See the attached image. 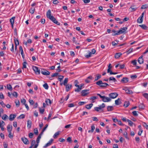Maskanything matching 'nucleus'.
<instances>
[{
	"label": "nucleus",
	"instance_id": "f257e3e1",
	"mask_svg": "<svg viewBox=\"0 0 148 148\" xmlns=\"http://www.w3.org/2000/svg\"><path fill=\"white\" fill-rule=\"evenodd\" d=\"M46 16L47 18L51 20L54 23L58 25H60V23L57 21L54 16H51V12L50 10L47 11V13Z\"/></svg>",
	"mask_w": 148,
	"mask_h": 148
},
{
	"label": "nucleus",
	"instance_id": "f03ea898",
	"mask_svg": "<svg viewBox=\"0 0 148 148\" xmlns=\"http://www.w3.org/2000/svg\"><path fill=\"white\" fill-rule=\"evenodd\" d=\"M95 83L96 85L102 88H105L107 86H109L108 84L106 83H103L102 81L101 80Z\"/></svg>",
	"mask_w": 148,
	"mask_h": 148
},
{
	"label": "nucleus",
	"instance_id": "7ed1b4c3",
	"mask_svg": "<svg viewBox=\"0 0 148 148\" xmlns=\"http://www.w3.org/2000/svg\"><path fill=\"white\" fill-rule=\"evenodd\" d=\"M33 69L35 73L37 74H39L40 73V71L39 69H38V67L33 66Z\"/></svg>",
	"mask_w": 148,
	"mask_h": 148
},
{
	"label": "nucleus",
	"instance_id": "20e7f679",
	"mask_svg": "<svg viewBox=\"0 0 148 148\" xmlns=\"http://www.w3.org/2000/svg\"><path fill=\"white\" fill-rule=\"evenodd\" d=\"M89 91V90H82L81 92L82 96H85L89 94V92H87Z\"/></svg>",
	"mask_w": 148,
	"mask_h": 148
},
{
	"label": "nucleus",
	"instance_id": "39448f33",
	"mask_svg": "<svg viewBox=\"0 0 148 148\" xmlns=\"http://www.w3.org/2000/svg\"><path fill=\"white\" fill-rule=\"evenodd\" d=\"M109 96L110 98L114 99L118 96V94L116 92L112 93L110 94L109 95Z\"/></svg>",
	"mask_w": 148,
	"mask_h": 148
},
{
	"label": "nucleus",
	"instance_id": "423d86ee",
	"mask_svg": "<svg viewBox=\"0 0 148 148\" xmlns=\"http://www.w3.org/2000/svg\"><path fill=\"white\" fill-rule=\"evenodd\" d=\"M41 73L44 75H48L50 74V72L45 69H42L41 71Z\"/></svg>",
	"mask_w": 148,
	"mask_h": 148
},
{
	"label": "nucleus",
	"instance_id": "0eeeda50",
	"mask_svg": "<svg viewBox=\"0 0 148 148\" xmlns=\"http://www.w3.org/2000/svg\"><path fill=\"white\" fill-rule=\"evenodd\" d=\"M102 101L104 102H108L111 101V99L107 97L103 96Z\"/></svg>",
	"mask_w": 148,
	"mask_h": 148
},
{
	"label": "nucleus",
	"instance_id": "6e6552de",
	"mask_svg": "<svg viewBox=\"0 0 148 148\" xmlns=\"http://www.w3.org/2000/svg\"><path fill=\"white\" fill-rule=\"evenodd\" d=\"M21 140L23 141L25 145L29 144V143L28 139L25 137H22L21 138Z\"/></svg>",
	"mask_w": 148,
	"mask_h": 148
},
{
	"label": "nucleus",
	"instance_id": "1a4fd4ad",
	"mask_svg": "<svg viewBox=\"0 0 148 148\" xmlns=\"http://www.w3.org/2000/svg\"><path fill=\"white\" fill-rule=\"evenodd\" d=\"M144 54H143V55L140 56L138 59V62L140 64H142L143 63V57Z\"/></svg>",
	"mask_w": 148,
	"mask_h": 148
},
{
	"label": "nucleus",
	"instance_id": "9d476101",
	"mask_svg": "<svg viewBox=\"0 0 148 148\" xmlns=\"http://www.w3.org/2000/svg\"><path fill=\"white\" fill-rule=\"evenodd\" d=\"M16 116L15 114H11L10 115L9 119L10 121H12L14 120Z\"/></svg>",
	"mask_w": 148,
	"mask_h": 148
},
{
	"label": "nucleus",
	"instance_id": "9b49d317",
	"mask_svg": "<svg viewBox=\"0 0 148 148\" xmlns=\"http://www.w3.org/2000/svg\"><path fill=\"white\" fill-rule=\"evenodd\" d=\"M65 86H66V90L67 92L69 91L72 86L71 84H69Z\"/></svg>",
	"mask_w": 148,
	"mask_h": 148
},
{
	"label": "nucleus",
	"instance_id": "f8f14e48",
	"mask_svg": "<svg viewBox=\"0 0 148 148\" xmlns=\"http://www.w3.org/2000/svg\"><path fill=\"white\" fill-rule=\"evenodd\" d=\"M15 18V17H12L10 20V23L12 27H13V25L14 23V20Z\"/></svg>",
	"mask_w": 148,
	"mask_h": 148
},
{
	"label": "nucleus",
	"instance_id": "ddd939ff",
	"mask_svg": "<svg viewBox=\"0 0 148 148\" xmlns=\"http://www.w3.org/2000/svg\"><path fill=\"white\" fill-rule=\"evenodd\" d=\"M101 77V75L100 74H97L96 75L95 77L94 82L98 80Z\"/></svg>",
	"mask_w": 148,
	"mask_h": 148
},
{
	"label": "nucleus",
	"instance_id": "4468645a",
	"mask_svg": "<svg viewBox=\"0 0 148 148\" xmlns=\"http://www.w3.org/2000/svg\"><path fill=\"white\" fill-rule=\"evenodd\" d=\"M7 130L8 132H11L12 130V126L8 125L7 127Z\"/></svg>",
	"mask_w": 148,
	"mask_h": 148
},
{
	"label": "nucleus",
	"instance_id": "2eb2a0df",
	"mask_svg": "<svg viewBox=\"0 0 148 148\" xmlns=\"http://www.w3.org/2000/svg\"><path fill=\"white\" fill-rule=\"evenodd\" d=\"M128 79L126 77H123L121 80V82L123 83H126L128 82Z\"/></svg>",
	"mask_w": 148,
	"mask_h": 148
},
{
	"label": "nucleus",
	"instance_id": "dca6fc26",
	"mask_svg": "<svg viewBox=\"0 0 148 148\" xmlns=\"http://www.w3.org/2000/svg\"><path fill=\"white\" fill-rule=\"evenodd\" d=\"M125 90V92L127 94H132L133 93V92L132 90H130L126 88L125 89H124Z\"/></svg>",
	"mask_w": 148,
	"mask_h": 148
},
{
	"label": "nucleus",
	"instance_id": "f3484780",
	"mask_svg": "<svg viewBox=\"0 0 148 148\" xmlns=\"http://www.w3.org/2000/svg\"><path fill=\"white\" fill-rule=\"evenodd\" d=\"M127 27H125L121 28L119 30L121 31V34L125 32L127 30Z\"/></svg>",
	"mask_w": 148,
	"mask_h": 148
},
{
	"label": "nucleus",
	"instance_id": "a211bd4d",
	"mask_svg": "<svg viewBox=\"0 0 148 148\" xmlns=\"http://www.w3.org/2000/svg\"><path fill=\"white\" fill-rule=\"evenodd\" d=\"M93 106L92 103H90L85 106V108L88 109H90Z\"/></svg>",
	"mask_w": 148,
	"mask_h": 148
},
{
	"label": "nucleus",
	"instance_id": "6ab92c4d",
	"mask_svg": "<svg viewBox=\"0 0 148 148\" xmlns=\"http://www.w3.org/2000/svg\"><path fill=\"white\" fill-rule=\"evenodd\" d=\"M95 129V126L94 125H93L91 126V130H89L88 131V133H92Z\"/></svg>",
	"mask_w": 148,
	"mask_h": 148
},
{
	"label": "nucleus",
	"instance_id": "aec40b11",
	"mask_svg": "<svg viewBox=\"0 0 148 148\" xmlns=\"http://www.w3.org/2000/svg\"><path fill=\"white\" fill-rule=\"evenodd\" d=\"M127 121L128 122V125L130 126H132L133 125H135V124L131 120L128 119H127Z\"/></svg>",
	"mask_w": 148,
	"mask_h": 148
},
{
	"label": "nucleus",
	"instance_id": "412c9836",
	"mask_svg": "<svg viewBox=\"0 0 148 148\" xmlns=\"http://www.w3.org/2000/svg\"><path fill=\"white\" fill-rule=\"evenodd\" d=\"M130 104V103L129 101H126L124 102L123 106L125 108H127L129 105Z\"/></svg>",
	"mask_w": 148,
	"mask_h": 148
},
{
	"label": "nucleus",
	"instance_id": "4be33fe9",
	"mask_svg": "<svg viewBox=\"0 0 148 148\" xmlns=\"http://www.w3.org/2000/svg\"><path fill=\"white\" fill-rule=\"evenodd\" d=\"M122 54L120 53H118L115 54V58H118Z\"/></svg>",
	"mask_w": 148,
	"mask_h": 148
},
{
	"label": "nucleus",
	"instance_id": "5701e85b",
	"mask_svg": "<svg viewBox=\"0 0 148 148\" xmlns=\"http://www.w3.org/2000/svg\"><path fill=\"white\" fill-rule=\"evenodd\" d=\"M139 26H140L143 29H147L148 27L145 25L143 24L142 25H140Z\"/></svg>",
	"mask_w": 148,
	"mask_h": 148
},
{
	"label": "nucleus",
	"instance_id": "b1692460",
	"mask_svg": "<svg viewBox=\"0 0 148 148\" xmlns=\"http://www.w3.org/2000/svg\"><path fill=\"white\" fill-rule=\"evenodd\" d=\"M143 21V18L139 17L137 20V22L138 23H142Z\"/></svg>",
	"mask_w": 148,
	"mask_h": 148
},
{
	"label": "nucleus",
	"instance_id": "393cba45",
	"mask_svg": "<svg viewBox=\"0 0 148 148\" xmlns=\"http://www.w3.org/2000/svg\"><path fill=\"white\" fill-rule=\"evenodd\" d=\"M45 102L47 105H49V104H51V101L50 99H46Z\"/></svg>",
	"mask_w": 148,
	"mask_h": 148
},
{
	"label": "nucleus",
	"instance_id": "a878e982",
	"mask_svg": "<svg viewBox=\"0 0 148 148\" xmlns=\"http://www.w3.org/2000/svg\"><path fill=\"white\" fill-rule=\"evenodd\" d=\"M107 110L108 111H111L113 110V107L112 106H108L107 107Z\"/></svg>",
	"mask_w": 148,
	"mask_h": 148
},
{
	"label": "nucleus",
	"instance_id": "bb28decb",
	"mask_svg": "<svg viewBox=\"0 0 148 148\" xmlns=\"http://www.w3.org/2000/svg\"><path fill=\"white\" fill-rule=\"evenodd\" d=\"M60 134V131L56 132L54 135L53 137L54 138H56L57 137V136L59 135Z\"/></svg>",
	"mask_w": 148,
	"mask_h": 148
},
{
	"label": "nucleus",
	"instance_id": "cd10ccee",
	"mask_svg": "<svg viewBox=\"0 0 148 148\" xmlns=\"http://www.w3.org/2000/svg\"><path fill=\"white\" fill-rule=\"evenodd\" d=\"M109 81H113L114 82H115L116 81V79L114 77H110L109 78Z\"/></svg>",
	"mask_w": 148,
	"mask_h": 148
},
{
	"label": "nucleus",
	"instance_id": "c85d7f7f",
	"mask_svg": "<svg viewBox=\"0 0 148 148\" xmlns=\"http://www.w3.org/2000/svg\"><path fill=\"white\" fill-rule=\"evenodd\" d=\"M8 116L5 114H4L3 116H2V119L4 120H6L8 119Z\"/></svg>",
	"mask_w": 148,
	"mask_h": 148
},
{
	"label": "nucleus",
	"instance_id": "c756f323",
	"mask_svg": "<svg viewBox=\"0 0 148 148\" xmlns=\"http://www.w3.org/2000/svg\"><path fill=\"white\" fill-rule=\"evenodd\" d=\"M138 107L140 109H144L145 108V106L142 103H140Z\"/></svg>",
	"mask_w": 148,
	"mask_h": 148
},
{
	"label": "nucleus",
	"instance_id": "7c9ffc66",
	"mask_svg": "<svg viewBox=\"0 0 148 148\" xmlns=\"http://www.w3.org/2000/svg\"><path fill=\"white\" fill-rule=\"evenodd\" d=\"M32 123L31 121L29 120L27 121V126L30 128L31 126Z\"/></svg>",
	"mask_w": 148,
	"mask_h": 148
},
{
	"label": "nucleus",
	"instance_id": "2f4dec72",
	"mask_svg": "<svg viewBox=\"0 0 148 148\" xmlns=\"http://www.w3.org/2000/svg\"><path fill=\"white\" fill-rule=\"evenodd\" d=\"M138 112L136 111H134L132 112L133 115L135 116H138Z\"/></svg>",
	"mask_w": 148,
	"mask_h": 148
},
{
	"label": "nucleus",
	"instance_id": "473e14b6",
	"mask_svg": "<svg viewBox=\"0 0 148 148\" xmlns=\"http://www.w3.org/2000/svg\"><path fill=\"white\" fill-rule=\"evenodd\" d=\"M105 107V104L104 103H103L101 105L99 106V108H100V110H101L102 108H104Z\"/></svg>",
	"mask_w": 148,
	"mask_h": 148
},
{
	"label": "nucleus",
	"instance_id": "72a5a7b5",
	"mask_svg": "<svg viewBox=\"0 0 148 148\" xmlns=\"http://www.w3.org/2000/svg\"><path fill=\"white\" fill-rule=\"evenodd\" d=\"M121 31L120 30H119V31H116V32L114 34H112V36H116V35H119L120 34H121Z\"/></svg>",
	"mask_w": 148,
	"mask_h": 148
},
{
	"label": "nucleus",
	"instance_id": "f704fd0d",
	"mask_svg": "<svg viewBox=\"0 0 148 148\" xmlns=\"http://www.w3.org/2000/svg\"><path fill=\"white\" fill-rule=\"evenodd\" d=\"M131 9L133 11H135L137 9V8L134 5L132 6L130 8V9Z\"/></svg>",
	"mask_w": 148,
	"mask_h": 148
},
{
	"label": "nucleus",
	"instance_id": "c9c22d12",
	"mask_svg": "<svg viewBox=\"0 0 148 148\" xmlns=\"http://www.w3.org/2000/svg\"><path fill=\"white\" fill-rule=\"evenodd\" d=\"M148 8V5L147 4H145L144 5H143L141 7V9H145Z\"/></svg>",
	"mask_w": 148,
	"mask_h": 148
},
{
	"label": "nucleus",
	"instance_id": "e433bc0d",
	"mask_svg": "<svg viewBox=\"0 0 148 148\" xmlns=\"http://www.w3.org/2000/svg\"><path fill=\"white\" fill-rule=\"evenodd\" d=\"M34 133L36 135H38V129L37 128H35L34 129Z\"/></svg>",
	"mask_w": 148,
	"mask_h": 148
},
{
	"label": "nucleus",
	"instance_id": "4c0bfd02",
	"mask_svg": "<svg viewBox=\"0 0 148 148\" xmlns=\"http://www.w3.org/2000/svg\"><path fill=\"white\" fill-rule=\"evenodd\" d=\"M68 79L67 78H66L64 81L63 85L65 86L66 85V84L68 82Z\"/></svg>",
	"mask_w": 148,
	"mask_h": 148
},
{
	"label": "nucleus",
	"instance_id": "58836bf2",
	"mask_svg": "<svg viewBox=\"0 0 148 148\" xmlns=\"http://www.w3.org/2000/svg\"><path fill=\"white\" fill-rule=\"evenodd\" d=\"M59 77L58 78V79L61 82L64 78V76L62 75H58Z\"/></svg>",
	"mask_w": 148,
	"mask_h": 148
},
{
	"label": "nucleus",
	"instance_id": "ea45409f",
	"mask_svg": "<svg viewBox=\"0 0 148 148\" xmlns=\"http://www.w3.org/2000/svg\"><path fill=\"white\" fill-rule=\"evenodd\" d=\"M119 98H118L115 101V103L116 105H119L121 103L119 102Z\"/></svg>",
	"mask_w": 148,
	"mask_h": 148
},
{
	"label": "nucleus",
	"instance_id": "a19ab883",
	"mask_svg": "<svg viewBox=\"0 0 148 148\" xmlns=\"http://www.w3.org/2000/svg\"><path fill=\"white\" fill-rule=\"evenodd\" d=\"M7 89L10 90H12V87L11 85H7Z\"/></svg>",
	"mask_w": 148,
	"mask_h": 148
},
{
	"label": "nucleus",
	"instance_id": "79ce46f5",
	"mask_svg": "<svg viewBox=\"0 0 148 148\" xmlns=\"http://www.w3.org/2000/svg\"><path fill=\"white\" fill-rule=\"evenodd\" d=\"M43 87L46 89H48L49 86L47 83H46L43 85Z\"/></svg>",
	"mask_w": 148,
	"mask_h": 148
},
{
	"label": "nucleus",
	"instance_id": "37998d69",
	"mask_svg": "<svg viewBox=\"0 0 148 148\" xmlns=\"http://www.w3.org/2000/svg\"><path fill=\"white\" fill-rule=\"evenodd\" d=\"M35 9L34 8H31L29 10V12L30 13L33 14L34 11Z\"/></svg>",
	"mask_w": 148,
	"mask_h": 148
},
{
	"label": "nucleus",
	"instance_id": "c03bdc74",
	"mask_svg": "<svg viewBox=\"0 0 148 148\" xmlns=\"http://www.w3.org/2000/svg\"><path fill=\"white\" fill-rule=\"evenodd\" d=\"M143 125L145 127L147 130H148V125H147L145 123H143Z\"/></svg>",
	"mask_w": 148,
	"mask_h": 148
},
{
	"label": "nucleus",
	"instance_id": "a18cd8bd",
	"mask_svg": "<svg viewBox=\"0 0 148 148\" xmlns=\"http://www.w3.org/2000/svg\"><path fill=\"white\" fill-rule=\"evenodd\" d=\"M41 137H40V136H38V137L37 138L36 140V142L37 143V144H38V143H39L40 142V138H41Z\"/></svg>",
	"mask_w": 148,
	"mask_h": 148
},
{
	"label": "nucleus",
	"instance_id": "49530a36",
	"mask_svg": "<svg viewBox=\"0 0 148 148\" xmlns=\"http://www.w3.org/2000/svg\"><path fill=\"white\" fill-rule=\"evenodd\" d=\"M15 103L16 104V106L17 107H18L19 105V101L18 100H16L15 101Z\"/></svg>",
	"mask_w": 148,
	"mask_h": 148
},
{
	"label": "nucleus",
	"instance_id": "de8ad7c7",
	"mask_svg": "<svg viewBox=\"0 0 148 148\" xmlns=\"http://www.w3.org/2000/svg\"><path fill=\"white\" fill-rule=\"evenodd\" d=\"M86 103V102L80 101L78 103V104L79 106H82L85 104Z\"/></svg>",
	"mask_w": 148,
	"mask_h": 148
},
{
	"label": "nucleus",
	"instance_id": "09e8293b",
	"mask_svg": "<svg viewBox=\"0 0 148 148\" xmlns=\"http://www.w3.org/2000/svg\"><path fill=\"white\" fill-rule=\"evenodd\" d=\"M58 74H59L58 73H53L51 75V77H56L57 76L59 75Z\"/></svg>",
	"mask_w": 148,
	"mask_h": 148
},
{
	"label": "nucleus",
	"instance_id": "8fccbe9b",
	"mask_svg": "<svg viewBox=\"0 0 148 148\" xmlns=\"http://www.w3.org/2000/svg\"><path fill=\"white\" fill-rule=\"evenodd\" d=\"M0 104L3 107H5V105L3 101H0Z\"/></svg>",
	"mask_w": 148,
	"mask_h": 148
},
{
	"label": "nucleus",
	"instance_id": "3c124183",
	"mask_svg": "<svg viewBox=\"0 0 148 148\" xmlns=\"http://www.w3.org/2000/svg\"><path fill=\"white\" fill-rule=\"evenodd\" d=\"M143 96L146 98L147 100V101L148 100V94L147 93H145L143 95Z\"/></svg>",
	"mask_w": 148,
	"mask_h": 148
},
{
	"label": "nucleus",
	"instance_id": "603ef678",
	"mask_svg": "<svg viewBox=\"0 0 148 148\" xmlns=\"http://www.w3.org/2000/svg\"><path fill=\"white\" fill-rule=\"evenodd\" d=\"M12 95L14 96L15 97H16L18 96V94L17 92L15 91H14V92H13L12 93Z\"/></svg>",
	"mask_w": 148,
	"mask_h": 148
},
{
	"label": "nucleus",
	"instance_id": "864d4df0",
	"mask_svg": "<svg viewBox=\"0 0 148 148\" xmlns=\"http://www.w3.org/2000/svg\"><path fill=\"white\" fill-rule=\"evenodd\" d=\"M21 102L23 105H24L25 104L26 100L24 99H21Z\"/></svg>",
	"mask_w": 148,
	"mask_h": 148
},
{
	"label": "nucleus",
	"instance_id": "5fc2aeb1",
	"mask_svg": "<svg viewBox=\"0 0 148 148\" xmlns=\"http://www.w3.org/2000/svg\"><path fill=\"white\" fill-rule=\"evenodd\" d=\"M133 48H131L127 51V52L128 53V54H129L132 51Z\"/></svg>",
	"mask_w": 148,
	"mask_h": 148
},
{
	"label": "nucleus",
	"instance_id": "6e6d98bb",
	"mask_svg": "<svg viewBox=\"0 0 148 148\" xmlns=\"http://www.w3.org/2000/svg\"><path fill=\"white\" fill-rule=\"evenodd\" d=\"M137 76L136 75H131L130 77L132 79H134L136 78Z\"/></svg>",
	"mask_w": 148,
	"mask_h": 148
},
{
	"label": "nucleus",
	"instance_id": "4d7b16f0",
	"mask_svg": "<svg viewBox=\"0 0 148 148\" xmlns=\"http://www.w3.org/2000/svg\"><path fill=\"white\" fill-rule=\"evenodd\" d=\"M29 101L30 105H32L34 104V102L33 100L29 99Z\"/></svg>",
	"mask_w": 148,
	"mask_h": 148
},
{
	"label": "nucleus",
	"instance_id": "13d9d810",
	"mask_svg": "<svg viewBox=\"0 0 148 148\" xmlns=\"http://www.w3.org/2000/svg\"><path fill=\"white\" fill-rule=\"evenodd\" d=\"M19 51H21V54H23V49L22 47L21 46H20L19 47Z\"/></svg>",
	"mask_w": 148,
	"mask_h": 148
},
{
	"label": "nucleus",
	"instance_id": "bf43d9fd",
	"mask_svg": "<svg viewBox=\"0 0 148 148\" xmlns=\"http://www.w3.org/2000/svg\"><path fill=\"white\" fill-rule=\"evenodd\" d=\"M131 63L134 65H136L137 64V62L136 60H134L131 61Z\"/></svg>",
	"mask_w": 148,
	"mask_h": 148
},
{
	"label": "nucleus",
	"instance_id": "052dcab7",
	"mask_svg": "<svg viewBox=\"0 0 148 148\" xmlns=\"http://www.w3.org/2000/svg\"><path fill=\"white\" fill-rule=\"evenodd\" d=\"M81 90V88L79 87L75 89V91L76 92H78L80 91Z\"/></svg>",
	"mask_w": 148,
	"mask_h": 148
},
{
	"label": "nucleus",
	"instance_id": "680f3d73",
	"mask_svg": "<svg viewBox=\"0 0 148 148\" xmlns=\"http://www.w3.org/2000/svg\"><path fill=\"white\" fill-rule=\"evenodd\" d=\"M15 44L16 45V44L17 45H18L19 44V42L18 39H16V40H14Z\"/></svg>",
	"mask_w": 148,
	"mask_h": 148
},
{
	"label": "nucleus",
	"instance_id": "e2e57ef3",
	"mask_svg": "<svg viewBox=\"0 0 148 148\" xmlns=\"http://www.w3.org/2000/svg\"><path fill=\"white\" fill-rule=\"evenodd\" d=\"M25 117V115L24 114H21L18 117L20 119H24Z\"/></svg>",
	"mask_w": 148,
	"mask_h": 148
},
{
	"label": "nucleus",
	"instance_id": "0e129e2a",
	"mask_svg": "<svg viewBox=\"0 0 148 148\" xmlns=\"http://www.w3.org/2000/svg\"><path fill=\"white\" fill-rule=\"evenodd\" d=\"M33 134L32 133H30L29 134V137L30 138H33Z\"/></svg>",
	"mask_w": 148,
	"mask_h": 148
},
{
	"label": "nucleus",
	"instance_id": "69168bd1",
	"mask_svg": "<svg viewBox=\"0 0 148 148\" xmlns=\"http://www.w3.org/2000/svg\"><path fill=\"white\" fill-rule=\"evenodd\" d=\"M27 64V63L26 62H24L23 64V67L22 68L23 69L24 68H26V64Z\"/></svg>",
	"mask_w": 148,
	"mask_h": 148
},
{
	"label": "nucleus",
	"instance_id": "338daca9",
	"mask_svg": "<svg viewBox=\"0 0 148 148\" xmlns=\"http://www.w3.org/2000/svg\"><path fill=\"white\" fill-rule=\"evenodd\" d=\"M97 98V97L95 96H92L91 97H90V100H95V99H96Z\"/></svg>",
	"mask_w": 148,
	"mask_h": 148
},
{
	"label": "nucleus",
	"instance_id": "774afa93",
	"mask_svg": "<svg viewBox=\"0 0 148 148\" xmlns=\"http://www.w3.org/2000/svg\"><path fill=\"white\" fill-rule=\"evenodd\" d=\"M68 107L69 108H71L74 106V104L73 103H70L68 105Z\"/></svg>",
	"mask_w": 148,
	"mask_h": 148
}]
</instances>
